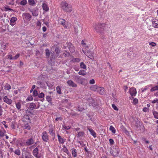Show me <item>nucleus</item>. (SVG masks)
Wrapping results in <instances>:
<instances>
[{"mask_svg":"<svg viewBox=\"0 0 158 158\" xmlns=\"http://www.w3.org/2000/svg\"><path fill=\"white\" fill-rule=\"evenodd\" d=\"M158 90V85H156L155 86L153 87L150 89V91L153 92L156 90Z\"/></svg>","mask_w":158,"mask_h":158,"instance_id":"c756f323","label":"nucleus"},{"mask_svg":"<svg viewBox=\"0 0 158 158\" xmlns=\"http://www.w3.org/2000/svg\"><path fill=\"white\" fill-rule=\"evenodd\" d=\"M27 3V0H23L21 2L20 4L21 5L24 6V5H25Z\"/></svg>","mask_w":158,"mask_h":158,"instance_id":"a18cd8bd","label":"nucleus"},{"mask_svg":"<svg viewBox=\"0 0 158 158\" xmlns=\"http://www.w3.org/2000/svg\"><path fill=\"white\" fill-rule=\"evenodd\" d=\"M34 141L32 138H30L28 139L26 142L27 145L29 146L34 143Z\"/></svg>","mask_w":158,"mask_h":158,"instance_id":"ddd939ff","label":"nucleus"},{"mask_svg":"<svg viewBox=\"0 0 158 158\" xmlns=\"http://www.w3.org/2000/svg\"><path fill=\"white\" fill-rule=\"evenodd\" d=\"M8 58L11 60H13V56L11 55H7Z\"/></svg>","mask_w":158,"mask_h":158,"instance_id":"bf43d9fd","label":"nucleus"},{"mask_svg":"<svg viewBox=\"0 0 158 158\" xmlns=\"http://www.w3.org/2000/svg\"><path fill=\"white\" fill-rule=\"evenodd\" d=\"M20 55L19 54H17L15 56L13 57V60L17 59L19 56Z\"/></svg>","mask_w":158,"mask_h":158,"instance_id":"864d4df0","label":"nucleus"},{"mask_svg":"<svg viewBox=\"0 0 158 158\" xmlns=\"http://www.w3.org/2000/svg\"><path fill=\"white\" fill-rule=\"evenodd\" d=\"M152 103H158V98L156 100H153V101H152Z\"/></svg>","mask_w":158,"mask_h":158,"instance_id":"774afa93","label":"nucleus"},{"mask_svg":"<svg viewBox=\"0 0 158 158\" xmlns=\"http://www.w3.org/2000/svg\"><path fill=\"white\" fill-rule=\"evenodd\" d=\"M110 130L114 134L115 133L116 131L114 128L112 126L110 127Z\"/></svg>","mask_w":158,"mask_h":158,"instance_id":"f704fd0d","label":"nucleus"},{"mask_svg":"<svg viewBox=\"0 0 158 158\" xmlns=\"http://www.w3.org/2000/svg\"><path fill=\"white\" fill-rule=\"evenodd\" d=\"M16 107L17 109L19 110H20V108L21 107V104L20 102H18L16 103Z\"/></svg>","mask_w":158,"mask_h":158,"instance_id":"c9c22d12","label":"nucleus"},{"mask_svg":"<svg viewBox=\"0 0 158 158\" xmlns=\"http://www.w3.org/2000/svg\"><path fill=\"white\" fill-rule=\"evenodd\" d=\"M58 22L59 24L62 25L64 28L67 27V22L65 19L62 18H59L58 19Z\"/></svg>","mask_w":158,"mask_h":158,"instance_id":"39448f33","label":"nucleus"},{"mask_svg":"<svg viewBox=\"0 0 158 158\" xmlns=\"http://www.w3.org/2000/svg\"><path fill=\"white\" fill-rule=\"evenodd\" d=\"M88 130L90 132L91 135L93 136L94 138H95L96 136V134L94 131L92 129L88 128Z\"/></svg>","mask_w":158,"mask_h":158,"instance_id":"412c9836","label":"nucleus"},{"mask_svg":"<svg viewBox=\"0 0 158 158\" xmlns=\"http://www.w3.org/2000/svg\"><path fill=\"white\" fill-rule=\"evenodd\" d=\"M110 153L114 156H117L119 152V148L117 146L113 147L110 150Z\"/></svg>","mask_w":158,"mask_h":158,"instance_id":"7ed1b4c3","label":"nucleus"},{"mask_svg":"<svg viewBox=\"0 0 158 158\" xmlns=\"http://www.w3.org/2000/svg\"><path fill=\"white\" fill-rule=\"evenodd\" d=\"M62 120V118L61 117L56 118L55 119V120L57 121L58 120L61 121Z\"/></svg>","mask_w":158,"mask_h":158,"instance_id":"338daca9","label":"nucleus"},{"mask_svg":"<svg viewBox=\"0 0 158 158\" xmlns=\"http://www.w3.org/2000/svg\"><path fill=\"white\" fill-rule=\"evenodd\" d=\"M24 123V125H23V127L24 128L30 130V127L28 124V123Z\"/></svg>","mask_w":158,"mask_h":158,"instance_id":"bb28decb","label":"nucleus"},{"mask_svg":"<svg viewBox=\"0 0 158 158\" xmlns=\"http://www.w3.org/2000/svg\"><path fill=\"white\" fill-rule=\"evenodd\" d=\"M11 89V86L9 84L6 83L5 86V89L6 90H9Z\"/></svg>","mask_w":158,"mask_h":158,"instance_id":"72a5a7b5","label":"nucleus"},{"mask_svg":"<svg viewBox=\"0 0 158 158\" xmlns=\"http://www.w3.org/2000/svg\"><path fill=\"white\" fill-rule=\"evenodd\" d=\"M38 93L37 90L35 89L33 91V96L34 97H36L38 96Z\"/></svg>","mask_w":158,"mask_h":158,"instance_id":"ea45409f","label":"nucleus"},{"mask_svg":"<svg viewBox=\"0 0 158 158\" xmlns=\"http://www.w3.org/2000/svg\"><path fill=\"white\" fill-rule=\"evenodd\" d=\"M62 151L63 152L66 153L68 151V149L64 145L63 146V148L62 149Z\"/></svg>","mask_w":158,"mask_h":158,"instance_id":"c03bdc74","label":"nucleus"},{"mask_svg":"<svg viewBox=\"0 0 158 158\" xmlns=\"http://www.w3.org/2000/svg\"><path fill=\"white\" fill-rule=\"evenodd\" d=\"M72 153L74 157H76L77 156V150L74 148L72 149Z\"/></svg>","mask_w":158,"mask_h":158,"instance_id":"5701e85b","label":"nucleus"},{"mask_svg":"<svg viewBox=\"0 0 158 158\" xmlns=\"http://www.w3.org/2000/svg\"><path fill=\"white\" fill-rule=\"evenodd\" d=\"M4 101L9 105H10L12 102V101L10 99H9L6 96L3 98Z\"/></svg>","mask_w":158,"mask_h":158,"instance_id":"9d476101","label":"nucleus"},{"mask_svg":"<svg viewBox=\"0 0 158 158\" xmlns=\"http://www.w3.org/2000/svg\"><path fill=\"white\" fill-rule=\"evenodd\" d=\"M61 86L59 85L57 86L56 88L57 92L60 94H61Z\"/></svg>","mask_w":158,"mask_h":158,"instance_id":"a878e982","label":"nucleus"},{"mask_svg":"<svg viewBox=\"0 0 158 158\" xmlns=\"http://www.w3.org/2000/svg\"><path fill=\"white\" fill-rule=\"evenodd\" d=\"M157 21H152V26L156 28H158V24L156 23Z\"/></svg>","mask_w":158,"mask_h":158,"instance_id":"c85d7f7f","label":"nucleus"},{"mask_svg":"<svg viewBox=\"0 0 158 158\" xmlns=\"http://www.w3.org/2000/svg\"><path fill=\"white\" fill-rule=\"evenodd\" d=\"M25 17L27 19H30L31 17V15L29 13H25L23 14Z\"/></svg>","mask_w":158,"mask_h":158,"instance_id":"393cba45","label":"nucleus"},{"mask_svg":"<svg viewBox=\"0 0 158 158\" xmlns=\"http://www.w3.org/2000/svg\"><path fill=\"white\" fill-rule=\"evenodd\" d=\"M149 44L150 45L152 46V47H154L156 45V44L155 43L152 42L149 43Z\"/></svg>","mask_w":158,"mask_h":158,"instance_id":"6e6d98bb","label":"nucleus"},{"mask_svg":"<svg viewBox=\"0 0 158 158\" xmlns=\"http://www.w3.org/2000/svg\"><path fill=\"white\" fill-rule=\"evenodd\" d=\"M2 123L4 126V127L6 128H7V127H8L5 124L6 123V122L5 121H3V122H2Z\"/></svg>","mask_w":158,"mask_h":158,"instance_id":"69168bd1","label":"nucleus"},{"mask_svg":"<svg viewBox=\"0 0 158 158\" xmlns=\"http://www.w3.org/2000/svg\"><path fill=\"white\" fill-rule=\"evenodd\" d=\"M38 149L37 148H35L33 151V155L37 158H39L38 156Z\"/></svg>","mask_w":158,"mask_h":158,"instance_id":"2eb2a0df","label":"nucleus"},{"mask_svg":"<svg viewBox=\"0 0 158 158\" xmlns=\"http://www.w3.org/2000/svg\"><path fill=\"white\" fill-rule=\"evenodd\" d=\"M4 135V133L0 129V136L1 137H3Z\"/></svg>","mask_w":158,"mask_h":158,"instance_id":"052dcab7","label":"nucleus"},{"mask_svg":"<svg viewBox=\"0 0 158 158\" xmlns=\"http://www.w3.org/2000/svg\"><path fill=\"white\" fill-rule=\"evenodd\" d=\"M42 8L46 12L48 11L49 10L48 6L45 3H43L42 4Z\"/></svg>","mask_w":158,"mask_h":158,"instance_id":"f3484780","label":"nucleus"},{"mask_svg":"<svg viewBox=\"0 0 158 158\" xmlns=\"http://www.w3.org/2000/svg\"><path fill=\"white\" fill-rule=\"evenodd\" d=\"M28 2L29 5L32 6H33L35 4L34 0H28Z\"/></svg>","mask_w":158,"mask_h":158,"instance_id":"a19ab883","label":"nucleus"},{"mask_svg":"<svg viewBox=\"0 0 158 158\" xmlns=\"http://www.w3.org/2000/svg\"><path fill=\"white\" fill-rule=\"evenodd\" d=\"M22 120L23 122L28 123L30 121L29 117L27 115H25L23 117Z\"/></svg>","mask_w":158,"mask_h":158,"instance_id":"f8f14e48","label":"nucleus"},{"mask_svg":"<svg viewBox=\"0 0 158 158\" xmlns=\"http://www.w3.org/2000/svg\"><path fill=\"white\" fill-rule=\"evenodd\" d=\"M45 52L46 56L49 57L50 56V54H51V52H50L49 50L48 49H46L45 50Z\"/></svg>","mask_w":158,"mask_h":158,"instance_id":"cd10ccee","label":"nucleus"},{"mask_svg":"<svg viewBox=\"0 0 158 158\" xmlns=\"http://www.w3.org/2000/svg\"><path fill=\"white\" fill-rule=\"evenodd\" d=\"M51 56L50 57V60L51 61H52V60H54L55 59V56L53 54V53L51 52Z\"/></svg>","mask_w":158,"mask_h":158,"instance_id":"5fc2aeb1","label":"nucleus"},{"mask_svg":"<svg viewBox=\"0 0 158 158\" xmlns=\"http://www.w3.org/2000/svg\"><path fill=\"white\" fill-rule=\"evenodd\" d=\"M74 31L76 33L78 34V33H81L82 31V28L79 25H74Z\"/></svg>","mask_w":158,"mask_h":158,"instance_id":"0eeeda50","label":"nucleus"},{"mask_svg":"<svg viewBox=\"0 0 158 158\" xmlns=\"http://www.w3.org/2000/svg\"><path fill=\"white\" fill-rule=\"evenodd\" d=\"M112 107L113 108V109L114 110H118V109L117 107H116V106L114 104H112Z\"/></svg>","mask_w":158,"mask_h":158,"instance_id":"13d9d810","label":"nucleus"},{"mask_svg":"<svg viewBox=\"0 0 158 158\" xmlns=\"http://www.w3.org/2000/svg\"><path fill=\"white\" fill-rule=\"evenodd\" d=\"M74 80L78 83L81 85L83 84L84 81L85 79L79 76H75L73 77Z\"/></svg>","mask_w":158,"mask_h":158,"instance_id":"20e7f679","label":"nucleus"},{"mask_svg":"<svg viewBox=\"0 0 158 158\" xmlns=\"http://www.w3.org/2000/svg\"><path fill=\"white\" fill-rule=\"evenodd\" d=\"M98 87L97 86L94 85L91 87V89L92 90L96 91V90H98Z\"/></svg>","mask_w":158,"mask_h":158,"instance_id":"58836bf2","label":"nucleus"},{"mask_svg":"<svg viewBox=\"0 0 158 158\" xmlns=\"http://www.w3.org/2000/svg\"><path fill=\"white\" fill-rule=\"evenodd\" d=\"M93 54L92 52L88 50L86 54V55L90 59H92L93 58Z\"/></svg>","mask_w":158,"mask_h":158,"instance_id":"6ab92c4d","label":"nucleus"},{"mask_svg":"<svg viewBox=\"0 0 158 158\" xmlns=\"http://www.w3.org/2000/svg\"><path fill=\"white\" fill-rule=\"evenodd\" d=\"M38 96L39 98H44V93L42 92L39 94H38Z\"/></svg>","mask_w":158,"mask_h":158,"instance_id":"79ce46f5","label":"nucleus"},{"mask_svg":"<svg viewBox=\"0 0 158 158\" xmlns=\"http://www.w3.org/2000/svg\"><path fill=\"white\" fill-rule=\"evenodd\" d=\"M47 85L49 87H51L54 85V83L52 82H51L49 81L46 82Z\"/></svg>","mask_w":158,"mask_h":158,"instance_id":"473e14b6","label":"nucleus"},{"mask_svg":"<svg viewBox=\"0 0 158 158\" xmlns=\"http://www.w3.org/2000/svg\"><path fill=\"white\" fill-rule=\"evenodd\" d=\"M63 55L64 56L67 57L69 56L70 55V54L66 51H65V52H64Z\"/></svg>","mask_w":158,"mask_h":158,"instance_id":"09e8293b","label":"nucleus"},{"mask_svg":"<svg viewBox=\"0 0 158 158\" xmlns=\"http://www.w3.org/2000/svg\"><path fill=\"white\" fill-rule=\"evenodd\" d=\"M67 47L71 53H73L74 52L75 49L74 47L72 44L71 43H69L67 45Z\"/></svg>","mask_w":158,"mask_h":158,"instance_id":"6e6552de","label":"nucleus"},{"mask_svg":"<svg viewBox=\"0 0 158 158\" xmlns=\"http://www.w3.org/2000/svg\"><path fill=\"white\" fill-rule=\"evenodd\" d=\"M58 141L60 143L63 144L65 141V139L62 138L59 134L57 135Z\"/></svg>","mask_w":158,"mask_h":158,"instance_id":"dca6fc26","label":"nucleus"},{"mask_svg":"<svg viewBox=\"0 0 158 158\" xmlns=\"http://www.w3.org/2000/svg\"><path fill=\"white\" fill-rule=\"evenodd\" d=\"M63 128L66 130H69L70 128V127L69 126H67L65 125H63L62 126Z\"/></svg>","mask_w":158,"mask_h":158,"instance_id":"3c124183","label":"nucleus"},{"mask_svg":"<svg viewBox=\"0 0 158 158\" xmlns=\"http://www.w3.org/2000/svg\"><path fill=\"white\" fill-rule=\"evenodd\" d=\"M60 7L61 9L65 12L70 13L73 10L72 5L67 3L65 1H63L61 2Z\"/></svg>","mask_w":158,"mask_h":158,"instance_id":"f257e3e1","label":"nucleus"},{"mask_svg":"<svg viewBox=\"0 0 158 158\" xmlns=\"http://www.w3.org/2000/svg\"><path fill=\"white\" fill-rule=\"evenodd\" d=\"M105 25L104 23H95L93 24V27L97 32L101 33L104 29Z\"/></svg>","mask_w":158,"mask_h":158,"instance_id":"f03ea898","label":"nucleus"},{"mask_svg":"<svg viewBox=\"0 0 158 158\" xmlns=\"http://www.w3.org/2000/svg\"><path fill=\"white\" fill-rule=\"evenodd\" d=\"M17 20V18L15 17H13L11 18L10 21V24L13 26L15 24V22Z\"/></svg>","mask_w":158,"mask_h":158,"instance_id":"9b49d317","label":"nucleus"},{"mask_svg":"<svg viewBox=\"0 0 158 158\" xmlns=\"http://www.w3.org/2000/svg\"><path fill=\"white\" fill-rule=\"evenodd\" d=\"M42 138L43 140L45 142H47L49 140L48 135L46 131H43L42 133Z\"/></svg>","mask_w":158,"mask_h":158,"instance_id":"423d86ee","label":"nucleus"},{"mask_svg":"<svg viewBox=\"0 0 158 158\" xmlns=\"http://www.w3.org/2000/svg\"><path fill=\"white\" fill-rule=\"evenodd\" d=\"M33 100V98L32 96H28L27 99L26 100L27 101H31Z\"/></svg>","mask_w":158,"mask_h":158,"instance_id":"8fccbe9b","label":"nucleus"},{"mask_svg":"<svg viewBox=\"0 0 158 158\" xmlns=\"http://www.w3.org/2000/svg\"><path fill=\"white\" fill-rule=\"evenodd\" d=\"M29 107L31 109H38L39 108V106H38L36 108V105L34 103H31L29 105Z\"/></svg>","mask_w":158,"mask_h":158,"instance_id":"b1692460","label":"nucleus"},{"mask_svg":"<svg viewBox=\"0 0 158 158\" xmlns=\"http://www.w3.org/2000/svg\"><path fill=\"white\" fill-rule=\"evenodd\" d=\"M84 134V132L83 131H80L79 132H78L77 135V137H82L83 136Z\"/></svg>","mask_w":158,"mask_h":158,"instance_id":"4c0bfd02","label":"nucleus"},{"mask_svg":"<svg viewBox=\"0 0 158 158\" xmlns=\"http://www.w3.org/2000/svg\"><path fill=\"white\" fill-rule=\"evenodd\" d=\"M143 110L144 112H148L149 111V109L148 108L144 107L143 108Z\"/></svg>","mask_w":158,"mask_h":158,"instance_id":"4d7b16f0","label":"nucleus"},{"mask_svg":"<svg viewBox=\"0 0 158 158\" xmlns=\"http://www.w3.org/2000/svg\"><path fill=\"white\" fill-rule=\"evenodd\" d=\"M78 74L80 75L84 76L85 75L86 73L85 71L83 70H81L78 72Z\"/></svg>","mask_w":158,"mask_h":158,"instance_id":"2f4dec72","label":"nucleus"},{"mask_svg":"<svg viewBox=\"0 0 158 158\" xmlns=\"http://www.w3.org/2000/svg\"><path fill=\"white\" fill-rule=\"evenodd\" d=\"M67 83L69 86L72 87H76L77 86V85L71 80L67 81Z\"/></svg>","mask_w":158,"mask_h":158,"instance_id":"4468645a","label":"nucleus"},{"mask_svg":"<svg viewBox=\"0 0 158 158\" xmlns=\"http://www.w3.org/2000/svg\"><path fill=\"white\" fill-rule=\"evenodd\" d=\"M104 89L103 88L99 87L98 88L97 91L101 94H104Z\"/></svg>","mask_w":158,"mask_h":158,"instance_id":"4be33fe9","label":"nucleus"},{"mask_svg":"<svg viewBox=\"0 0 158 158\" xmlns=\"http://www.w3.org/2000/svg\"><path fill=\"white\" fill-rule=\"evenodd\" d=\"M152 113L154 118L158 119V112L155 111H153Z\"/></svg>","mask_w":158,"mask_h":158,"instance_id":"7c9ffc66","label":"nucleus"},{"mask_svg":"<svg viewBox=\"0 0 158 158\" xmlns=\"http://www.w3.org/2000/svg\"><path fill=\"white\" fill-rule=\"evenodd\" d=\"M46 99L47 101L50 102L52 101V98L51 96H47L46 97Z\"/></svg>","mask_w":158,"mask_h":158,"instance_id":"37998d69","label":"nucleus"},{"mask_svg":"<svg viewBox=\"0 0 158 158\" xmlns=\"http://www.w3.org/2000/svg\"><path fill=\"white\" fill-rule=\"evenodd\" d=\"M49 132L52 137H53V139L55 137V131L52 128H50L48 130Z\"/></svg>","mask_w":158,"mask_h":158,"instance_id":"aec40b11","label":"nucleus"},{"mask_svg":"<svg viewBox=\"0 0 158 158\" xmlns=\"http://www.w3.org/2000/svg\"><path fill=\"white\" fill-rule=\"evenodd\" d=\"M138 100L137 98H134L133 101V103L135 105L137 104L138 102Z\"/></svg>","mask_w":158,"mask_h":158,"instance_id":"603ef678","label":"nucleus"},{"mask_svg":"<svg viewBox=\"0 0 158 158\" xmlns=\"http://www.w3.org/2000/svg\"><path fill=\"white\" fill-rule=\"evenodd\" d=\"M10 1L9 2V4L10 5H12L14 4V0H10Z\"/></svg>","mask_w":158,"mask_h":158,"instance_id":"0e129e2a","label":"nucleus"},{"mask_svg":"<svg viewBox=\"0 0 158 158\" xmlns=\"http://www.w3.org/2000/svg\"><path fill=\"white\" fill-rule=\"evenodd\" d=\"M29 11L32 13V15L34 16H37L38 15V11L37 9L34 10H30Z\"/></svg>","mask_w":158,"mask_h":158,"instance_id":"a211bd4d","label":"nucleus"},{"mask_svg":"<svg viewBox=\"0 0 158 158\" xmlns=\"http://www.w3.org/2000/svg\"><path fill=\"white\" fill-rule=\"evenodd\" d=\"M129 93L131 96H135L136 94V89L134 87H132L130 89Z\"/></svg>","mask_w":158,"mask_h":158,"instance_id":"1a4fd4ad","label":"nucleus"},{"mask_svg":"<svg viewBox=\"0 0 158 158\" xmlns=\"http://www.w3.org/2000/svg\"><path fill=\"white\" fill-rule=\"evenodd\" d=\"M20 151L19 149H17L16 150L15 152H14V153L18 156H19L20 154Z\"/></svg>","mask_w":158,"mask_h":158,"instance_id":"49530a36","label":"nucleus"},{"mask_svg":"<svg viewBox=\"0 0 158 158\" xmlns=\"http://www.w3.org/2000/svg\"><path fill=\"white\" fill-rule=\"evenodd\" d=\"M32 109L31 108H28L27 109V110H26V112H28V113H31V112L32 111Z\"/></svg>","mask_w":158,"mask_h":158,"instance_id":"e2e57ef3","label":"nucleus"},{"mask_svg":"<svg viewBox=\"0 0 158 158\" xmlns=\"http://www.w3.org/2000/svg\"><path fill=\"white\" fill-rule=\"evenodd\" d=\"M80 67L82 69H86V65L83 62L81 63L80 64Z\"/></svg>","mask_w":158,"mask_h":158,"instance_id":"e433bc0d","label":"nucleus"},{"mask_svg":"<svg viewBox=\"0 0 158 158\" xmlns=\"http://www.w3.org/2000/svg\"><path fill=\"white\" fill-rule=\"evenodd\" d=\"M55 51L56 54L57 55H59V54L60 53V50H59V49L58 48H55Z\"/></svg>","mask_w":158,"mask_h":158,"instance_id":"de8ad7c7","label":"nucleus"},{"mask_svg":"<svg viewBox=\"0 0 158 158\" xmlns=\"http://www.w3.org/2000/svg\"><path fill=\"white\" fill-rule=\"evenodd\" d=\"M89 83L91 84H94L95 83V81L94 79H92L89 81Z\"/></svg>","mask_w":158,"mask_h":158,"instance_id":"680f3d73","label":"nucleus"}]
</instances>
